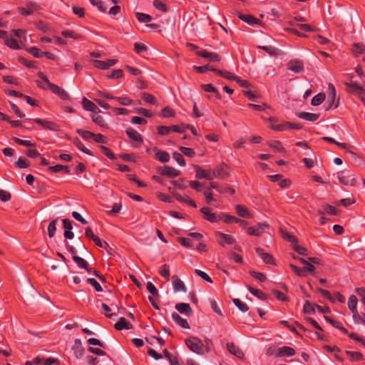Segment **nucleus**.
I'll return each mask as SVG.
<instances>
[{
    "label": "nucleus",
    "mask_w": 365,
    "mask_h": 365,
    "mask_svg": "<svg viewBox=\"0 0 365 365\" xmlns=\"http://www.w3.org/2000/svg\"><path fill=\"white\" fill-rule=\"evenodd\" d=\"M200 212L203 215V217L210 222H217L221 220V215L210 212V208L204 207L200 209Z\"/></svg>",
    "instance_id": "8"
},
{
    "label": "nucleus",
    "mask_w": 365,
    "mask_h": 365,
    "mask_svg": "<svg viewBox=\"0 0 365 365\" xmlns=\"http://www.w3.org/2000/svg\"><path fill=\"white\" fill-rule=\"evenodd\" d=\"M215 235L220 237L227 245H232L235 242V238L230 235L225 234L221 232H216Z\"/></svg>",
    "instance_id": "34"
},
{
    "label": "nucleus",
    "mask_w": 365,
    "mask_h": 365,
    "mask_svg": "<svg viewBox=\"0 0 365 365\" xmlns=\"http://www.w3.org/2000/svg\"><path fill=\"white\" fill-rule=\"evenodd\" d=\"M227 347L230 353L235 355L237 358L240 359H243L245 358V354L241 349L235 345L233 343L227 344Z\"/></svg>",
    "instance_id": "18"
},
{
    "label": "nucleus",
    "mask_w": 365,
    "mask_h": 365,
    "mask_svg": "<svg viewBox=\"0 0 365 365\" xmlns=\"http://www.w3.org/2000/svg\"><path fill=\"white\" fill-rule=\"evenodd\" d=\"M115 100H117L121 105L123 106H130L133 102L131 98L126 96L115 97Z\"/></svg>",
    "instance_id": "60"
},
{
    "label": "nucleus",
    "mask_w": 365,
    "mask_h": 365,
    "mask_svg": "<svg viewBox=\"0 0 365 365\" xmlns=\"http://www.w3.org/2000/svg\"><path fill=\"white\" fill-rule=\"evenodd\" d=\"M155 153V158L156 160H159L161 163H167L170 160V155L168 152L164 150H159L157 148H154L153 149Z\"/></svg>",
    "instance_id": "23"
},
{
    "label": "nucleus",
    "mask_w": 365,
    "mask_h": 365,
    "mask_svg": "<svg viewBox=\"0 0 365 365\" xmlns=\"http://www.w3.org/2000/svg\"><path fill=\"white\" fill-rule=\"evenodd\" d=\"M158 171L159 174L168 176L169 178H175L180 174L179 170L170 166L160 167L158 169Z\"/></svg>",
    "instance_id": "13"
},
{
    "label": "nucleus",
    "mask_w": 365,
    "mask_h": 365,
    "mask_svg": "<svg viewBox=\"0 0 365 365\" xmlns=\"http://www.w3.org/2000/svg\"><path fill=\"white\" fill-rule=\"evenodd\" d=\"M197 55L200 57L207 58L212 62H219L221 61V56L218 53L214 52H209L206 50L197 51Z\"/></svg>",
    "instance_id": "14"
},
{
    "label": "nucleus",
    "mask_w": 365,
    "mask_h": 365,
    "mask_svg": "<svg viewBox=\"0 0 365 365\" xmlns=\"http://www.w3.org/2000/svg\"><path fill=\"white\" fill-rule=\"evenodd\" d=\"M235 211L237 214L245 218H252V215L249 210L244 205H235Z\"/></svg>",
    "instance_id": "24"
},
{
    "label": "nucleus",
    "mask_w": 365,
    "mask_h": 365,
    "mask_svg": "<svg viewBox=\"0 0 365 365\" xmlns=\"http://www.w3.org/2000/svg\"><path fill=\"white\" fill-rule=\"evenodd\" d=\"M136 17L139 21L143 23H148L152 20L150 15L144 13H136Z\"/></svg>",
    "instance_id": "49"
},
{
    "label": "nucleus",
    "mask_w": 365,
    "mask_h": 365,
    "mask_svg": "<svg viewBox=\"0 0 365 365\" xmlns=\"http://www.w3.org/2000/svg\"><path fill=\"white\" fill-rule=\"evenodd\" d=\"M154 7L163 12H166L168 10V7L165 3L161 1L160 0H154L153 1Z\"/></svg>",
    "instance_id": "52"
},
{
    "label": "nucleus",
    "mask_w": 365,
    "mask_h": 365,
    "mask_svg": "<svg viewBox=\"0 0 365 365\" xmlns=\"http://www.w3.org/2000/svg\"><path fill=\"white\" fill-rule=\"evenodd\" d=\"M100 149L103 152V153L106 155L109 159L114 160L115 159V156L113 153L107 147L104 145H101Z\"/></svg>",
    "instance_id": "64"
},
{
    "label": "nucleus",
    "mask_w": 365,
    "mask_h": 365,
    "mask_svg": "<svg viewBox=\"0 0 365 365\" xmlns=\"http://www.w3.org/2000/svg\"><path fill=\"white\" fill-rule=\"evenodd\" d=\"M337 178L339 182L346 186H354L356 183V178L346 171L338 173Z\"/></svg>",
    "instance_id": "3"
},
{
    "label": "nucleus",
    "mask_w": 365,
    "mask_h": 365,
    "mask_svg": "<svg viewBox=\"0 0 365 365\" xmlns=\"http://www.w3.org/2000/svg\"><path fill=\"white\" fill-rule=\"evenodd\" d=\"M328 299L332 303H335V298L332 294L327 290L321 289V298Z\"/></svg>",
    "instance_id": "59"
},
{
    "label": "nucleus",
    "mask_w": 365,
    "mask_h": 365,
    "mask_svg": "<svg viewBox=\"0 0 365 365\" xmlns=\"http://www.w3.org/2000/svg\"><path fill=\"white\" fill-rule=\"evenodd\" d=\"M73 259L76 263L79 268L84 269L88 273H91L92 268L89 267L88 262L85 260L83 258L78 256H73Z\"/></svg>",
    "instance_id": "21"
},
{
    "label": "nucleus",
    "mask_w": 365,
    "mask_h": 365,
    "mask_svg": "<svg viewBox=\"0 0 365 365\" xmlns=\"http://www.w3.org/2000/svg\"><path fill=\"white\" fill-rule=\"evenodd\" d=\"M212 175H213V179L215 178L225 179L229 177L230 173L227 165L224 163L217 165L212 171Z\"/></svg>",
    "instance_id": "4"
},
{
    "label": "nucleus",
    "mask_w": 365,
    "mask_h": 365,
    "mask_svg": "<svg viewBox=\"0 0 365 365\" xmlns=\"http://www.w3.org/2000/svg\"><path fill=\"white\" fill-rule=\"evenodd\" d=\"M91 4L93 6L98 7L100 11L105 13L106 11V7L104 6V4L101 0H90Z\"/></svg>",
    "instance_id": "62"
},
{
    "label": "nucleus",
    "mask_w": 365,
    "mask_h": 365,
    "mask_svg": "<svg viewBox=\"0 0 365 365\" xmlns=\"http://www.w3.org/2000/svg\"><path fill=\"white\" fill-rule=\"evenodd\" d=\"M171 132L170 126L160 125L158 127V133L160 135H168Z\"/></svg>",
    "instance_id": "63"
},
{
    "label": "nucleus",
    "mask_w": 365,
    "mask_h": 365,
    "mask_svg": "<svg viewBox=\"0 0 365 365\" xmlns=\"http://www.w3.org/2000/svg\"><path fill=\"white\" fill-rule=\"evenodd\" d=\"M336 89L332 83L328 84L326 93L321 92V103H324L323 108L329 110L332 107L336 108L339 106V100H336Z\"/></svg>",
    "instance_id": "1"
},
{
    "label": "nucleus",
    "mask_w": 365,
    "mask_h": 365,
    "mask_svg": "<svg viewBox=\"0 0 365 365\" xmlns=\"http://www.w3.org/2000/svg\"><path fill=\"white\" fill-rule=\"evenodd\" d=\"M82 105L85 110L91 111L96 104L91 101L87 99L86 97H83L82 100Z\"/></svg>",
    "instance_id": "56"
},
{
    "label": "nucleus",
    "mask_w": 365,
    "mask_h": 365,
    "mask_svg": "<svg viewBox=\"0 0 365 365\" xmlns=\"http://www.w3.org/2000/svg\"><path fill=\"white\" fill-rule=\"evenodd\" d=\"M173 157L180 166H185L186 165L185 160L182 154L178 152H174L173 153Z\"/></svg>",
    "instance_id": "57"
},
{
    "label": "nucleus",
    "mask_w": 365,
    "mask_h": 365,
    "mask_svg": "<svg viewBox=\"0 0 365 365\" xmlns=\"http://www.w3.org/2000/svg\"><path fill=\"white\" fill-rule=\"evenodd\" d=\"M159 274L161 277L165 278L167 281L170 279V268L166 264H163L159 271Z\"/></svg>",
    "instance_id": "47"
},
{
    "label": "nucleus",
    "mask_w": 365,
    "mask_h": 365,
    "mask_svg": "<svg viewBox=\"0 0 365 365\" xmlns=\"http://www.w3.org/2000/svg\"><path fill=\"white\" fill-rule=\"evenodd\" d=\"M92 63L96 68L101 70H106L108 69L110 67L114 66L117 63V60L108 59L106 61L101 60H93Z\"/></svg>",
    "instance_id": "15"
},
{
    "label": "nucleus",
    "mask_w": 365,
    "mask_h": 365,
    "mask_svg": "<svg viewBox=\"0 0 365 365\" xmlns=\"http://www.w3.org/2000/svg\"><path fill=\"white\" fill-rule=\"evenodd\" d=\"M324 210L326 212H327L328 214H329L331 215L336 216L339 214V210H337L335 207L329 205H324Z\"/></svg>",
    "instance_id": "55"
},
{
    "label": "nucleus",
    "mask_w": 365,
    "mask_h": 365,
    "mask_svg": "<svg viewBox=\"0 0 365 365\" xmlns=\"http://www.w3.org/2000/svg\"><path fill=\"white\" fill-rule=\"evenodd\" d=\"M14 141L21 145L26 146V147H36V143H33L30 140H22L16 137L13 138Z\"/></svg>",
    "instance_id": "45"
},
{
    "label": "nucleus",
    "mask_w": 365,
    "mask_h": 365,
    "mask_svg": "<svg viewBox=\"0 0 365 365\" xmlns=\"http://www.w3.org/2000/svg\"><path fill=\"white\" fill-rule=\"evenodd\" d=\"M268 145L270 148H272L274 150L278 153H284L285 150L282 146V143L278 140L269 141Z\"/></svg>",
    "instance_id": "37"
},
{
    "label": "nucleus",
    "mask_w": 365,
    "mask_h": 365,
    "mask_svg": "<svg viewBox=\"0 0 365 365\" xmlns=\"http://www.w3.org/2000/svg\"><path fill=\"white\" fill-rule=\"evenodd\" d=\"M179 150L186 156L187 157H190V158H193L195 155V153L193 149L192 148H187V147H183V146H180L179 148Z\"/></svg>",
    "instance_id": "58"
},
{
    "label": "nucleus",
    "mask_w": 365,
    "mask_h": 365,
    "mask_svg": "<svg viewBox=\"0 0 365 365\" xmlns=\"http://www.w3.org/2000/svg\"><path fill=\"white\" fill-rule=\"evenodd\" d=\"M295 353V350L293 348L287 346H284L279 349L277 356L279 357L292 356H294Z\"/></svg>",
    "instance_id": "25"
},
{
    "label": "nucleus",
    "mask_w": 365,
    "mask_h": 365,
    "mask_svg": "<svg viewBox=\"0 0 365 365\" xmlns=\"http://www.w3.org/2000/svg\"><path fill=\"white\" fill-rule=\"evenodd\" d=\"M57 222L58 219L53 220L48 226V235L51 238L53 237L55 235Z\"/></svg>",
    "instance_id": "41"
},
{
    "label": "nucleus",
    "mask_w": 365,
    "mask_h": 365,
    "mask_svg": "<svg viewBox=\"0 0 365 365\" xmlns=\"http://www.w3.org/2000/svg\"><path fill=\"white\" fill-rule=\"evenodd\" d=\"M175 309L181 314L187 316H191L192 311L189 304L187 303H178L175 304Z\"/></svg>",
    "instance_id": "20"
},
{
    "label": "nucleus",
    "mask_w": 365,
    "mask_h": 365,
    "mask_svg": "<svg viewBox=\"0 0 365 365\" xmlns=\"http://www.w3.org/2000/svg\"><path fill=\"white\" fill-rule=\"evenodd\" d=\"M93 121L96 123L98 125L102 128H106L107 124L105 122L104 118L101 115H92L91 116Z\"/></svg>",
    "instance_id": "46"
},
{
    "label": "nucleus",
    "mask_w": 365,
    "mask_h": 365,
    "mask_svg": "<svg viewBox=\"0 0 365 365\" xmlns=\"http://www.w3.org/2000/svg\"><path fill=\"white\" fill-rule=\"evenodd\" d=\"M345 354L354 361H359L363 359V354L359 351H346Z\"/></svg>",
    "instance_id": "36"
},
{
    "label": "nucleus",
    "mask_w": 365,
    "mask_h": 365,
    "mask_svg": "<svg viewBox=\"0 0 365 365\" xmlns=\"http://www.w3.org/2000/svg\"><path fill=\"white\" fill-rule=\"evenodd\" d=\"M48 170L52 173H59L61 171H64L65 173L69 174L71 170L69 169V167L68 165H56L53 166H50L48 168Z\"/></svg>",
    "instance_id": "33"
},
{
    "label": "nucleus",
    "mask_w": 365,
    "mask_h": 365,
    "mask_svg": "<svg viewBox=\"0 0 365 365\" xmlns=\"http://www.w3.org/2000/svg\"><path fill=\"white\" fill-rule=\"evenodd\" d=\"M269 227L266 222H259L256 226L249 227L247 229V233L252 236H260L265 228Z\"/></svg>",
    "instance_id": "7"
},
{
    "label": "nucleus",
    "mask_w": 365,
    "mask_h": 365,
    "mask_svg": "<svg viewBox=\"0 0 365 365\" xmlns=\"http://www.w3.org/2000/svg\"><path fill=\"white\" fill-rule=\"evenodd\" d=\"M351 51L356 57L360 54H365V44L363 43H354L352 46Z\"/></svg>",
    "instance_id": "29"
},
{
    "label": "nucleus",
    "mask_w": 365,
    "mask_h": 365,
    "mask_svg": "<svg viewBox=\"0 0 365 365\" xmlns=\"http://www.w3.org/2000/svg\"><path fill=\"white\" fill-rule=\"evenodd\" d=\"M256 252L261 257V259L264 261V262H265L266 264H274V259L273 256L269 253L265 252L262 248H261V247L256 248Z\"/></svg>",
    "instance_id": "17"
},
{
    "label": "nucleus",
    "mask_w": 365,
    "mask_h": 365,
    "mask_svg": "<svg viewBox=\"0 0 365 365\" xmlns=\"http://www.w3.org/2000/svg\"><path fill=\"white\" fill-rule=\"evenodd\" d=\"M5 44L12 49H20L18 41L14 38H9L8 36L5 38Z\"/></svg>",
    "instance_id": "38"
},
{
    "label": "nucleus",
    "mask_w": 365,
    "mask_h": 365,
    "mask_svg": "<svg viewBox=\"0 0 365 365\" xmlns=\"http://www.w3.org/2000/svg\"><path fill=\"white\" fill-rule=\"evenodd\" d=\"M210 185V187L215 189L220 193L228 192L230 195H233L235 192V190L234 188H232L231 187H222L219 186L216 182H211Z\"/></svg>",
    "instance_id": "26"
},
{
    "label": "nucleus",
    "mask_w": 365,
    "mask_h": 365,
    "mask_svg": "<svg viewBox=\"0 0 365 365\" xmlns=\"http://www.w3.org/2000/svg\"><path fill=\"white\" fill-rule=\"evenodd\" d=\"M175 115V113L174 110L172 109L171 108H170L169 106H166L162 110L161 114L160 115L163 118H170V117H174Z\"/></svg>",
    "instance_id": "48"
},
{
    "label": "nucleus",
    "mask_w": 365,
    "mask_h": 365,
    "mask_svg": "<svg viewBox=\"0 0 365 365\" xmlns=\"http://www.w3.org/2000/svg\"><path fill=\"white\" fill-rule=\"evenodd\" d=\"M185 344L192 351L197 354H202L209 351L208 346H205L202 341L197 337H188L185 339Z\"/></svg>",
    "instance_id": "2"
},
{
    "label": "nucleus",
    "mask_w": 365,
    "mask_h": 365,
    "mask_svg": "<svg viewBox=\"0 0 365 365\" xmlns=\"http://www.w3.org/2000/svg\"><path fill=\"white\" fill-rule=\"evenodd\" d=\"M34 121L41 125L44 129L51 130V131H58L60 130V126L53 121L47 120L41 118H36Z\"/></svg>",
    "instance_id": "6"
},
{
    "label": "nucleus",
    "mask_w": 365,
    "mask_h": 365,
    "mask_svg": "<svg viewBox=\"0 0 365 365\" xmlns=\"http://www.w3.org/2000/svg\"><path fill=\"white\" fill-rule=\"evenodd\" d=\"M40 9V6L34 2H29L26 4V7L19 8V12L21 15L29 16L33 14L35 11Z\"/></svg>",
    "instance_id": "11"
},
{
    "label": "nucleus",
    "mask_w": 365,
    "mask_h": 365,
    "mask_svg": "<svg viewBox=\"0 0 365 365\" xmlns=\"http://www.w3.org/2000/svg\"><path fill=\"white\" fill-rule=\"evenodd\" d=\"M114 327L117 330L130 329L131 328V324L125 317H120L115 324Z\"/></svg>",
    "instance_id": "28"
},
{
    "label": "nucleus",
    "mask_w": 365,
    "mask_h": 365,
    "mask_svg": "<svg viewBox=\"0 0 365 365\" xmlns=\"http://www.w3.org/2000/svg\"><path fill=\"white\" fill-rule=\"evenodd\" d=\"M73 144L83 153L88 155L93 156V153L88 149L78 138H74Z\"/></svg>",
    "instance_id": "32"
},
{
    "label": "nucleus",
    "mask_w": 365,
    "mask_h": 365,
    "mask_svg": "<svg viewBox=\"0 0 365 365\" xmlns=\"http://www.w3.org/2000/svg\"><path fill=\"white\" fill-rule=\"evenodd\" d=\"M324 317L325 320L327 322H329L333 327L340 329L344 334L348 333L347 329L346 328H344V327H342L340 322H338L332 319L331 318H330L328 316H324Z\"/></svg>",
    "instance_id": "35"
},
{
    "label": "nucleus",
    "mask_w": 365,
    "mask_h": 365,
    "mask_svg": "<svg viewBox=\"0 0 365 365\" xmlns=\"http://www.w3.org/2000/svg\"><path fill=\"white\" fill-rule=\"evenodd\" d=\"M201 87L205 91L214 93L218 98H220V95L218 91L211 83L202 84Z\"/></svg>",
    "instance_id": "42"
},
{
    "label": "nucleus",
    "mask_w": 365,
    "mask_h": 365,
    "mask_svg": "<svg viewBox=\"0 0 365 365\" xmlns=\"http://www.w3.org/2000/svg\"><path fill=\"white\" fill-rule=\"evenodd\" d=\"M346 91L358 96H365V90L359 85L355 83H345Z\"/></svg>",
    "instance_id": "10"
},
{
    "label": "nucleus",
    "mask_w": 365,
    "mask_h": 365,
    "mask_svg": "<svg viewBox=\"0 0 365 365\" xmlns=\"http://www.w3.org/2000/svg\"><path fill=\"white\" fill-rule=\"evenodd\" d=\"M172 319L173 321L183 329H190V325L187 319L182 318L178 313L173 312L172 314Z\"/></svg>",
    "instance_id": "22"
},
{
    "label": "nucleus",
    "mask_w": 365,
    "mask_h": 365,
    "mask_svg": "<svg viewBox=\"0 0 365 365\" xmlns=\"http://www.w3.org/2000/svg\"><path fill=\"white\" fill-rule=\"evenodd\" d=\"M287 68L296 73H299L304 71V64L301 61L292 60L287 63Z\"/></svg>",
    "instance_id": "16"
},
{
    "label": "nucleus",
    "mask_w": 365,
    "mask_h": 365,
    "mask_svg": "<svg viewBox=\"0 0 365 365\" xmlns=\"http://www.w3.org/2000/svg\"><path fill=\"white\" fill-rule=\"evenodd\" d=\"M237 16L240 19L250 25L257 24L259 21V20L257 18L250 14H243L238 12Z\"/></svg>",
    "instance_id": "27"
},
{
    "label": "nucleus",
    "mask_w": 365,
    "mask_h": 365,
    "mask_svg": "<svg viewBox=\"0 0 365 365\" xmlns=\"http://www.w3.org/2000/svg\"><path fill=\"white\" fill-rule=\"evenodd\" d=\"M173 286L175 292H186L187 289L183 282L175 275L173 277Z\"/></svg>",
    "instance_id": "19"
},
{
    "label": "nucleus",
    "mask_w": 365,
    "mask_h": 365,
    "mask_svg": "<svg viewBox=\"0 0 365 365\" xmlns=\"http://www.w3.org/2000/svg\"><path fill=\"white\" fill-rule=\"evenodd\" d=\"M291 123L284 122L283 123L277 124V125H271L270 128L276 130V131H283L289 129V127L291 125Z\"/></svg>",
    "instance_id": "40"
},
{
    "label": "nucleus",
    "mask_w": 365,
    "mask_h": 365,
    "mask_svg": "<svg viewBox=\"0 0 365 365\" xmlns=\"http://www.w3.org/2000/svg\"><path fill=\"white\" fill-rule=\"evenodd\" d=\"M195 178L197 179L205 178L208 180H213V175L210 170H203L198 165H194Z\"/></svg>",
    "instance_id": "9"
},
{
    "label": "nucleus",
    "mask_w": 365,
    "mask_h": 365,
    "mask_svg": "<svg viewBox=\"0 0 365 365\" xmlns=\"http://www.w3.org/2000/svg\"><path fill=\"white\" fill-rule=\"evenodd\" d=\"M233 303L242 312H245L248 311L249 307L247 304L241 301L240 299H234Z\"/></svg>",
    "instance_id": "44"
},
{
    "label": "nucleus",
    "mask_w": 365,
    "mask_h": 365,
    "mask_svg": "<svg viewBox=\"0 0 365 365\" xmlns=\"http://www.w3.org/2000/svg\"><path fill=\"white\" fill-rule=\"evenodd\" d=\"M357 302L358 300L355 295H351L349 297L348 301V307L353 314V318L354 321H357V318H361V316L359 314L357 311Z\"/></svg>",
    "instance_id": "12"
},
{
    "label": "nucleus",
    "mask_w": 365,
    "mask_h": 365,
    "mask_svg": "<svg viewBox=\"0 0 365 365\" xmlns=\"http://www.w3.org/2000/svg\"><path fill=\"white\" fill-rule=\"evenodd\" d=\"M29 52L34 57H36V58H42L43 56V53H44L43 51H41V49H39L35 46L30 48L29 49Z\"/></svg>",
    "instance_id": "54"
},
{
    "label": "nucleus",
    "mask_w": 365,
    "mask_h": 365,
    "mask_svg": "<svg viewBox=\"0 0 365 365\" xmlns=\"http://www.w3.org/2000/svg\"><path fill=\"white\" fill-rule=\"evenodd\" d=\"M61 34L65 38H72L74 39H78L81 36L72 30H64L61 32Z\"/></svg>",
    "instance_id": "53"
},
{
    "label": "nucleus",
    "mask_w": 365,
    "mask_h": 365,
    "mask_svg": "<svg viewBox=\"0 0 365 365\" xmlns=\"http://www.w3.org/2000/svg\"><path fill=\"white\" fill-rule=\"evenodd\" d=\"M175 197L176 200H178L180 202H185L193 207H197V205L195 201H193L189 196L185 195L182 196L180 194H175Z\"/></svg>",
    "instance_id": "31"
},
{
    "label": "nucleus",
    "mask_w": 365,
    "mask_h": 365,
    "mask_svg": "<svg viewBox=\"0 0 365 365\" xmlns=\"http://www.w3.org/2000/svg\"><path fill=\"white\" fill-rule=\"evenodd\" d=\"M297 116L299 118L308 120V121H315L318 119L319 115L312 113L307 112H301L297 113Z\"/></svg>",
    "instance_id": "30"
},
{
    "label": "nucleus",
    "mask_w": 365,
    "mask_h": 365,
    "mask_svg": "<svg viewBox=\"0 0 365 365\" xmlns=\"http://www.w3.org/2000/svg\"><path fill=\"white\" fill-rule=\"evenodd\" d=\"M126 134L132 140L135 142L132 144L133 147L139 148L141 146L143 140L141 135L138 131L133 128H129L126 130Z\"/></svg>",
    "instance_id": "5"
},
{
    "label": "nucleus",
    "mask_w": 365,
    "mask_h": 365,
    "mask_svg": "<svg viewBox=\"0 0 365 365\" xmlns=\"http://www.w3.org/2000/svg\"><path fill=\"white\" fill-rule=\"evenodd\" d=\"M142 98L145 102H146L148 103H150L152 105L157 104V99L155 98V97L153 95L150 94L148 93H143Z\"/></svg>",
    "instance_id": "43"
},
{
    "label": "nucleus",
    "mask_w": 365,
    "mask_h": 365,
    "mask_svg": "<svg viewBox=\"0 0 365 365\" xmlns=\"http://www.w3.org/2000/svg\"><path fill=\"white\" fill-rule=\"evenodd\" d=\"M314 307L319 309V306L312 304L309 301H307L304 305V312L306 314H312L314 312Z\"/></svg>",
    "instance_id": "50"
},
{
    "label": "nucleus",
    "mask_w": 365,
    "mask_h": 365,
    "mask_svg": "<svg viewBox=\"0 0 365 365\" xmlns=\"http://www.w3.org/2000/svg\"><path fill=\"white\" fill-rule=\"evenodd\" d=\"M282 236L283 239L291 242L292 245L295 242H298L297 239L294 235H291L290 233L286 231L282 233Z\"/></svg>",
    "instance_id": "61"
},
{
    "label": "nucleus",
    "mask_w": 365,
    "mask_h": 365,
    "mask_svg": "<svg viewBox=\"0 0 365 365\" xmlns=\"http://www.w3.org/2000/svg\"><path fill=\"white\" fill-rule=\"evenodd\" d=\"M247 289L250 292V293H252L253 295H255L259 299H261V300L267 299V296L261 290L253 288L251 286H247Z\"/></svg>",
    "instance_id": "39"
},
{
    "label": "nucleus",
    "mask_w": 365,
    "mask_h": 365,
    "mask_svg": "<svg viewBox=\"0 0 365 365\" xmlns=\"http://www.w3.org/2000/svg\"><path fill=\"white\" fill-rule=\"evenodd\" d=\"M77 133L86 140H88L90 138H93L94 136V133L88 130H78Z\"/></svg>",
    "instance_id": "51"
}]
</instances>
